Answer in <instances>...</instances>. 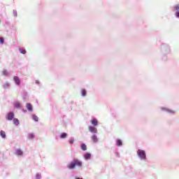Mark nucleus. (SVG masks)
<instances>
[{"mask_svg":"<svg viewBox=\"0 0 179 179\" xmlns=\"http://www.w3.org/2000/svg\"><path fill=\"white\" fill-rule=\"evenodd\" d=\"M76 166H78V167H82V162H80L79 159H74L68 166V169H69L70 170H72L73 169H75V167H76Z\"/></svg>","mask_w":179,"mask_h":179,"instance_id":"obj_1","label":"nucleus"},{"mask_svg":"<svg viewBox=\"0 0 179 179\" xmlns=\"http://www.w3.org/2000/svg\"><path fill=\"white\" fill-rule=\"evenodd\" d=\"M137 154H138V156L140 157V158L142 160H145V159H146V153L145 152L144 150H138L137 151Z\"/></svg>","mask_w":179,"mask_h":179,"instance_id":"obj_2","label":"nucleus"},{"mask_svg":"<svg viewBox=\"0 0 179 179\" xmlns=\"http://www.w3.org/2000/svg\"><path fill=\"white\" fill-rule=\"evenodd\" d=\"M14 117H15V113H13V112H10L7 115L6 120H8V121H12Z\"/></svg>","mask_w":179,"mask_h":179,"instance_id":"obj_3","label":"nucleus"},{"mask_svg":"<svg viewBox=\"0 0 179 179\" xmlns=\"http://www.w3.org/2000/svg\"><path fill=\"white\" fill-rule=\"evenodd\" d=\"M89 131H90V132H92V134H97V129L94 127L90 126Z\"/></svg>","mask_w":179,"mask_h":179,"instance_id":"obj_4","label":"nucleus"},{"mask_svg":"<svg viewBox=\"0 0 179 179\" xmlns=\"http://www.w3.org/2000/svg\"><path fill=\"white\" fill-rule=\"evenodd\" d=\"M13 79H14V81L15 82L16 85H20V79H19V77L14 76Z\"/></svg>","mask_w":179,"mask_h":179,"instance_id":"obj_5","label":"nucleus"},{"mask_svg":"<svg viewBox=\"0 0 179 179\" xmlns=\"http://www.w3.org/2000/svg\"><path fill=\"white\" fill-rule=\"evenodd\" d=\"M15 155H17V156H22V155H23V151H22L20 149H17L15 151Z\"/></svg>","mask_w":179,"mask_h":179,"instance_id":"obj_6","label":"nucleus"},{"mask_svg":"<svg viewBox=\"0 0 179 179\" xmlns=\"http://www.w3.org/2000/svg\"><path fill=\"white\" fill-rule=\"evenodd\" d=\"M26 107L29 111H33V106L30 103H27Z\"/></svg>","mask_w":179,"mask_h":179,"instance_id":"obj_7","label":"nucleus"},{"mask_svg":"<svg viewBox=\"0 0 179 179\" xmlns=\"http://www.w3.org/2000/svg\"><path fill=\"white\" fill-rule=\"evenodd\" d=\"M92 139L94 143H97L98 142L97 136H96L95 134L92 135Z\"/></svg>","mask_w":179,"mask_h":179,"instance_id":"obj_8","label":"nucleus"},{"mask_svg":"<svg viewBox=\"0 0 179 179\" xmlns=\"http://www.w3.org/2000/svg\"><path fill=\"white\" fill-rule=\"evenodd\" d=\"M0 135L3 138H6V134L3 131V130H1L0 131Z\"/></svg>","mask_w":179,"mask_h":179,"instance_id":"obj_9","label":"nucleus"},{"mask_svg":"<svg viewBox=\"0 0 179 179\" xmlns=\"http://www.w3.org/2000/svg\"><path fill=\"white\" fill-rule=\"evenodd\" d=\"M32 120H34V121L37 122H38V117H37V115H32Z\"/></svg>","mask_w":179,"mask_h":179,"instance_id":"obj_10","label":"nucleus"},{"mask_svg":"<svg viewBox=\"0 0 179 179\" xmlns=\"http://www.w3.org/2000/svg\"><path fill=\"white\" fill-rule=\"evenodd\" d=\"M116 144H117V146H122V141L120 139H117L116 141Z\"/></svg>","mask_w":179,"mask_h":179,"instance_id":"obj_11","label":"nucleus"},{"mask_svg":"<svg viewBox=\"0 0 179 179\" xmlns=\"http://www.w3.org/2000/svg\"><path fill=\"white\" fill-rule=\"evenodd\" d=\"M91 122H92V125H94L95 127L97 126L99 124V122H97V120H92L91 121Z\"/></svg>","mask_w":179,"mask_h":179,"instance_id":"obj_12","label":"nucleus"},{"mask_svg":"<svg viewBox=\"0 0 179 179\" xmlns=\"http://www.w3.org/2000/svg\"><path fill=\"white\" fill-rule=\"evenodd\" d=\"M81 149L82 150H87V146L86 145V144H82L81 145Z\"/></svg>","mask_w":179,"mask_h":179,"instance_id":"obj_13","label":"nucleus"},{"mask_svg":"<svg viewBox=\"0 0 179 179\" xmlns=\"http://www.w3.org/2000/svg\"><path fill=\"white\" fill-rule=\"evenodd\" d=\"M2 75H3V76H8V75H9V73L8 72V71L3 69L2 71Z\"/></svg>","mask_w":179,"mask_h":179,"instance_id":"obj_14","label":"nucleus"},{"mask_svg":"<svg viewBox=\"0 0 179 179\" xmlns=\"http://www.w3.org/2000/svg\"><path fill=\"white\" fill-rule=\"evenodd\" d=\"M91 156H92V155H90V153H87V154H85V159L86 160H87V159H90Z\"/></svg>","mask_w":179,"mask_h":179,"instance_id":"obj_15","label":"nucleus"},{"mask_svg":"<svg viewBox=\"0 0 179 179\" xmlns=\"http://www.w3.org/2000/svg\"><path fill=\"white\" fill-rule=\"evenodd\" d=\"M13 123L15 125H19V120L17 118L13 119Z\"/></svg>","mask_w":179,"mask_h":179,"instance_id":"obj_16","label":"nucleus"},{"mask_svg":"<svg viewBox=\"0 0 179 179\" xmlns=\"http://www.w3.org/2000/svg\"><path fill=\"white\" fill-rule=\"evenodd\" d=\"M66 136H67L66 133H62V134H61V136H60V138H61L62 139H64V138H66Z\"/></svg>","mask_w":179,"mask_h":179,"instance_id":"obj_17","label":"nucleus"},{"mask_svg":"<svg viewBox=\"0 0 179 179\" xmlns=\"http://www.w3.org/2000/svg\"><path fill=\"white\" fill-rule=\"evenodd\" d=\"M28 138H29V139H33V138H34V134H29L28 135Z\"/></svg>","mask_w":179,"mask_h":179,"instance_id":"obj_18","label":"nucleus"},{"mask_svg":"<svg viewBox=\"0 0 179 179\" xmlns=\"http://www.w3.org/2000/svg\"><path fill=\"white\" fill-rule=\"evenodd\" d=\"M81 93L82 96H86V90H82Z\"/></svg>","mask_w":179,"mask_h":179,"instance_id":"obj_19","label":"nucleus"},{"mask_svg":"<svg viewBox=\"0 0 179 179\" xmlns=\"http://www.w3.org/2000/svg\"><path fill=\"white\" fill-rule=\"evenodd\" d=\"M15 107L17 108H20V103L19 102L15 103Z\"/></svg>","mask_w":179,"mask_h":179,"instance_id":"obj_20","label":"nucleus"},{"mask_svg":"<svg viewBox=\"0 0 179 179\" xmlns=\"http://www.w3.org/2000/svg\"><path fill=\"white\" fill-rule=\"evenodd\" d=\"M20 52H21V54H26V50L20 49Z\"/></svg>","mask_w":179,"mask_h":179,"instance_id":"obj_21","label":"nucleus"},{"mask_svg":"<svg viewBox=\"0 0 179 179\" xmlns=\"http://www.w3.org/2000/svg\"><path fill=\"white\" fill-rule=\"evenodd\" d=\"M173 8H174L175 10H179V5L178 4L175 6Z\"/></svg>","mask_w":179,"mask_h":179,"instance_id":"obj_22","label":"nucleus"},{"mask_svg":"<svg viewBox=\"0 0 179 179\" xmlns=\"http://www.w3.org/2000/svg\"><path fill=\"white\" fill-rule=\"evenodd\" d=\"M73 142H75V139L71 138V139L69 140V143H70L71 145H72V143H73Z\"/></svg>","mask_w":179,"mask_h":179,"instance_id":"obj_23","label":"nucleus"},{"mask_svg":"<svg viewBox=\"0 0 179 179\" xmlns=\"http://www.w3.org/2000/svg\"><path fill=\"white\" fill-rule=\"evenodd\" d=\"M168 113H170L171 114H175L176 112H174V110H168Z\"/></svg>","mask_w":179,"mask_h":179,"instance_id":"obj_24","label":"nucleus"},{"mask_svg":"<svg viewBox=\"0 0 179 179\" xmlns=\"http://www.w3.org/2000/svg\"><path fill=\"white\" fill-rule=\"evenodd\" d=\"M3 41H4L3 38H0L1 44H3Z\"/></svg>","mask_w":179,"mask_h":179,"instance_id":"obj_25","label":"nucleus"},{"mask_svg":"<svg viewBox=\"0 0 179 179\" xmlns=\"http://www.w3.org/2000/svg\"><path fill=\"white\" fill-rule=\"evenodd\" d=\"M175 16H176V17H179V11H177V12L175 13Z\"/></svg>","mask_w":179,"mask_h":179,"instance_id":"obj_26","label":"nucleus"},{"mask_svg":"<svg viewBox=\"0 0 179 179\" xmlns=\"http://www.w3.org/2000/svg\"><path fill=\"white\" fill-rule=\"evenodd\" d=\"M36 178H37V179L41 178V175H40V174H36Z\"/></svg>","mask_w":179,"mask_h":179,"instance_id":"obj_27","label":"nucleus"},{"mask_svg":"<svg viewBox=\"0 0 179 179\" xmlns=\"http://www.w3.org/2000/svg\"><path fill=\"white\" fill-rule=\"evenodd\" d=\"M6 86H5V87H8V86H9V83H6Z\"/></svg>","mask_w":179,"mask_h":179,"instance_id":"obj_28","label":"nucleus"},{"mask_svg":"<svg viewBox=\"0 0 179 179\" xmlns=\"http://www.w3.org/2000/svg\"><path fill=\"white\" fill-rule=\"evenodd\" d=\"M76 179H83V178H76Z\"/></svg>","mask_w":179,"mask_h":179,"instance_id":"obj_29","label":"nucleus"}]
</instances>
